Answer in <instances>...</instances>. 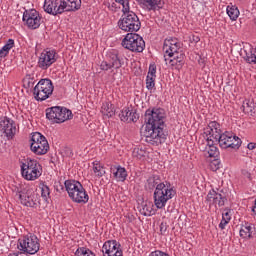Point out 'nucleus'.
Segmentation results:
<instances>
[{
  "label": "nucleus",
  "instance_id": "nucleus-1",
  "mask_svg": "<svg viewBox=\"0 0 256 256\" xmlns=\"http://www.w3.org/2000/svg\"><path fill=\"white\" fill-rule=\"evenodd\" d=\"M145 131L146 143L150 145H161L165 143V110L163 108L148 109L145 112Z\"/></svg>",
  "mask_w": 256,
  "mask_h": 256
},
{
  "label": "nucleus",
  "instance_id": "nucleus-2",
  "mask_svg": "<svg viewBox=\"0 0 256 256\" xmlns=\"http://www.w3.org/2000/svg\"><path fill=\"white\" fill-rule=\"evenodd\" d=\"M179 49H181V43H179L177 38H170L164 41L163 52L166 65L176 67V69L183 67L185 64V54L179 52Z\"/></svg>",
  "mask_w": 256,
  "mask_h": 256
},
{
  "label": "nucleus",
  "instance_id": "nucleus-3",
  "mask_svg": "<svg viewBox=\"0 0 256 256\" xmlns=\"http://www.w3.org/2000/svg\"><path fill=\"white\" fill-rule=\"evenodd\" d=\"M176 193L177 192L173 189V186L168 182L157 185L153 193L156 209H165L167 201H171V199L175 197Z\"/></svg>",
  "mask_w": 256,
  "mask_h": 256
},
{
  "label": "nucleus",
  "instance_id": "nucleus-4",
  "mask_svg": "<svg viewBox=\"0 0 256 256\" xmlns=\"http://www.w3.org/2000/svg\"><path fill=\"white\" fill-rule=\"evenodd\" d=\"M21 175L26 181H37L43 175L39 161L28 158L20 162Z\"/></svg>",
  "mask_w": 256,
  "mask_h": 256
},
{
  "label": "nucleus",
  "instance_id": "nucleus-5",
  "mask_svg": "<svg viewBox=\"0 0 256 256\" xmlns=\"http://www.w3.org/2000/svg\"><path fill=\"white\" fill-rule=\"evenodd\" d=\"M125 56L119 54L117 50H111L107 53L106 59L100 64L101 71H115L121 69L125 65Z\"/></svg>",
  "mask_w": 256,
  "mask_h": 256
},
{
  "label": "nucleus",
  "instance_id": "nucleus-6",
  "mask_svg": "<svg viewBox=\"0 0 256 256\" xmlns=\"http://www.w3.org/2000/svg\"><path fill=\"white\" fill-rule=\"evenodd\" d=\"M46 119L51 123H65L73 119V112L65 107L54 106L46 109Z\"/></svg>",
  "mask_w": 256,
  "mask_h": 256
},
{
  "label": "nucleus",
  "instance_id": "nucleus-7",
  "mask_svg": "<svg viewBox=\"0 0 256 256\" xmlns=\"http://www.w3.org/2000/svg\"><path fill=\"white\" fill-rule=\"evenodd\" d=\"M121 45L132 53H143L145 51V40L137 33H128L122 40Z\"/></svg>",
  "mask_w": 256,
  "mask_h": 256
},
{
  "label": "nucleus",
  "instance_id": "nucleus-8",
  "mask_svg": "<svg viewBox=\"0 0 256 256\" xmlns=\"http://www.w3.org/2000/svg\"><path fill=\"white\" fill-rule=\"evenodd\" d=\"M30 151L34 155H47L49 152V142L43 134L34 132L30 138Z\"/></svg>",
  "mask_w": 256,
  "mask_h": 256
},
{
  "label": "nucleus",
  "instance_id": "nucleus-9",
  "mask_svg": "<svg viewBox=\"0 0 256 256\" xmlns=\"http://www.w3.org/2000/svg\"><path fill=\"white\" fill-rule=\"evenodd\" d=\"M55 87L53 86V82L51 79H41L36 86L34 87V97L36 101H45L53 95V90Z\"/></svg>",
  "mask_w": 256,
  "mask_h": 256
},
{
  "label": "nucleus",
  "instance_id": "nucleus-10",
  "mask_svg": "<svg viewBox=\"0 0 256 256\" xmlns=\"http://www.w3.org/2000/svg\"><path fill=\"white\" fill-rule=\"evenodd\" d=\"M128 15H125L118 21V27L122 31L137 32L141 29V21H139V17L134 12H127Z\"/></svg>",
  "mask_w": 256,
  "mask_h": 256
},
{
  "label": "nucleus",
  "instance_id": "nucleus-11",
  "mask_svg": "<svg viewBox=\"0 0 256 256\" xmlns=\"http://www.w3.org/2000/svg\"><path fill=\"white\" fill-rule=\"evenodd\" d=\"M40 247L41 244H39V238L33 234L27 235L23 239H19V251L28 253V255H35V253L39 251Z\"/></svg>",
  "mask_w": 256,
  "mask_h": 256
},
{
  "label": "nucleus",
  "instance_id": "nucleus-12",
  "mask_svg": "<svg viewBox=\"0 0 256 256\" xmlns=\"http://www.w3.org/2000/svg\"><path fill=\"white\" fill-rule=\"evenodd\" d=\"M21 205L24 207L36 208L39 205V194L33 188L25 187L18 192Z\"/></svg>",
  "mask_w": 256,
  "mask_h": 256
},
{
  "label": "nucleus",
  "instance_id": "nucleus-13",
  "mask_svg": "<svg viewBox=\"0 0 256 256\" xmlns=\"http://www.w3.org/2000/svg\"><path fill=\"white\" fill-rule=\"evenodd\" d=\"M221 149H239L241 147V138L235 136L232 132H222L217 139Z\"/></svg>",
  "mask_w": 256,
  "mask_h": 256
},
{
  "label": "nucleus",
  "instance_id": "nucleus-14",
  "mask_svg": "<svg viewBox=\"0 0 256 256\" xmlns=\"http://www.w3.org/2000/svg\"><path fill=\"white\" fill-rule=\"evenodd\" d=\"M42 19L41 14L35 9L25 10L22 17L24 25L31 30L39 29Z\"/></svg>",
  "mask_w": 256,
  "mask_h": 256
},
{
  "label": "nucleus",
  "instance_id": "nucleus-15",
  "mask_svg": "<svg viewBox=\"0 0 256 256\" xmlns=\"http://www.w3.org/2000/svg\"><path fill=\"white\" fill-rule=\"evenodd\" d=\"M57 62V52L51 49H45L39 56L38 59V67L42 69V71H47L53 63Z\"/></svg>",
  "mask_w": 256,
  "mask_h": 256
},
{
  "label": "nucleus",
  "instance_id": "nucleus-16",
  "mask_svg": "<svg viewBox=\"0 0 256 256\" xmlns=\"http://www.w3.org/2000/svg\"><path fill=\"white\" fill-rule=\"evenodd\" d=\"M103 256H123L121 243L117 240H107L102 246Z\"/></svg>",
  "mask_w": 256,
  "mask_h": 256
},
{
  "label": "nucleus",
  "instance_id": "nucleus-17",
  "mask_svg": "<svg viewBox=\"0 0 256 256\" xmlns=\"http://www.w3.org/2000/svg\"><path fill=\"white\" fill-rule=\"evenodd\" d=\"M0 131L6 135L8 138H13L17 132V127L15 126V121L11 118L4 116L0 118Z\"/></svg>",
  "mask_w": 256,
  "mask_h": 256
},
{
  "label": "nucleus",
  "instance_id": "nucleus-18",
  "mask_svg": "<svg viewBox=\"0 0 256 256\" xmlns=\"http://www.w3.org/2000/svg\"><path fill=\"white\" fill-rule=\"evenodd\" d=\"M222 133L221 124L217 121L209 122L208 126L204 129V135L207 137L206 139H211L212 141H216V143Z\"/></svg>",
  "mask_w": 256,
  "mask_h": 256
},
{
  "label": "nucleus",
  "instance_id": "nucleus-19",
  "mask_svg": "<svg viewBox=\"0 0 256 256\" xmlns=\"http://www.w3.org/2000/svg\"><path fill=\"white\" fill-rule=\"evenodd\" d=\"M44 11L49 15L63 14V6L61 0H45Z\"/></svg>",
  "mask_w": 256,
  "mask_h": 256
},
{
  "label": "nucleus",
  "instance_id": "nucleus-20",
  "mask_svg": "<svg viewBox=\"0 0 256 256\" xmlns=\"http://www.w3.org/2000/svg\"><path fill=\"white\" fill-rule=\"evenodd\" d=\"M206 201L210 206L218 205V207H223V205H225V201H227V198L221 193L215 191V189H211L206 196Z\"/></svg>",
  "mask_w": 256,
  "mask_h": 256
},
{
  "label": "nucleus",
  "instance_id": "nucleus-21",
  "mask_svg": "<svg viewBox=\"0 0 256 256\" xmlns=\"http://www.w3.org/2000/svg\"><path fill=\"white\" fill-rule=\"evenodd\" d=\"M144 11H159L163 9L162 0H136Z\"/></svg>",
  "mask_w": 256,
  "mask_h": 256
},
{
  "label": "nucleus",
  "instance_id": "nucleus-22",
  "mask_svg": "<svg viewBox=\"0 0 256 256\" xmlns=\"http://www.w3.org/2000/svg\"><path fill=\"white\" fill-rule=\"evenodd\" d=\"M63 13L75 12L81 9V0H61Z\"/></svg>",
  "mask_w": 256,
  "mask_h": 256
},
{
  "label": "nucleus",
  "instance_id": "nucleus-23",
  "mask_svg": "<svg viewBox=\"0 0 256 256\" xmlns=\"http://www.w3.org/2000/svg\"><path fill=\"white\" fill-rule=\"evenodd\" d=\"M70 199H72L74 203H82L85 205V203L89 202V194H87V190H85L82 185L77 191L74 192Z\"/></svg>",
  "mask_w": 256,
  "mask_h": 256
},
{
  "label": "nucleus",
  "instance_id": "nucleus-24",
  "mask_svg": "<svg viewBox=\"0 0 256 256\" xmlns=\"http://www.w3.org/2000/svg\"><path fill=\"white\" fill-rule=\"evenodd\" d=\"M119 117L121 121H127V123H137V120L139 119V115L131 111L129 108H124L120 112Z\"/></svg>",
  "mask_w": 256,
  "mask_h": 256
},
{
  "label": "nucleus",
  "instance_id": "nucleus-25",
  "mask_svg": "<svg viewBox=\"0 0 256 256\" xmlns=\"http://www.w3.org/2000/svg\"><path fill=\"white\" fill-rule=\"evenodd\" d=\"M217 141L212 139H206L205 153L208 157H213L214 159L219 157V148H217Z\"/></svg>",
  "mask_w": 256,
  "mask_h": 256
},
{
  "label": "nucleus",
  "instance_id": "nucleus-26",
  "mask_svg": "<svg viewBox=\"0 0 256 256\" xmlns=\"http://www.w3.org/2000/svg\"><path fill=\"white\" fill-rule=\"evenodd\" d=\"M64 185H65V189L68 193V196L71 198L72 195H74L75 192H77L83 184H81V182H79L77 180H66L64 182Z\"/></svg>",
  "mask_w": 256,
  "mask_h": 256
},
{
  "label": "nucleus",
  "instance_id": "nucleus-27",
  "mask_svg": "<svg viewBox=\"0 0 256 256\" xmlns=\"http://www.w3.org/2000/svg\"><path fill=\"white\" fill-rule=\"evenodd\" d=\"M255 227L249 222L242 224L240 229V237L243 239H251Z\"/></svg>",
  "mask_w": 256,
  "mask_h": 256
},
{
  "label": "nucleus",
  "instance_id": "nucleus-28",
  "mask_svg": "<svg viewBox=\"0 0 256 256\" xmlns=\"http://www.w3.org/2000/svg\"><path fill=\"white\" fill-rule=\"evenodd\" d=\"M243 53L246 63H253V65H256L255 48H253L251 45L244 47Z\"/></svg>",
  "mask_w": 256,
  "mask_h": 256
},
{
  "label": "nucleus",
  "instance_id": "nucleus-29",
  "mask_svg": "<svg viewBox=\"0 0 256 256\" xmlns=\"http://www.w3.org/2000/svg\"><path fill=\"white\" fill-rule=\"evenodd\" d=\"M114 178L117 181H125L127 179V170L121 166L112 168Z\"/></svg>",
  "mask_w": 256,
  "mask_h": 256
},
{
  "label": "nucleus",
  "instance_id": "nucleus-30",
  "mask_svg": "<svg viewBox=\"0 0 256 256\" xmlns=\"http://www.w3.org/2000/svg\"><path fill=\"white\" fill-rule=\"evenodd\" d=\"M92 169L95 177H98V179H101V177L106 173L105 166L99 161L92 162Z\"/></svg>",
  "mask_w": 256,
  "mask_h": 256
},
{
  "label": "nucleus",
  "instance_id": "nucleus-31",
  "mask_svg": "<svg viewBox=\"0 0 256 256\" xmlns=\"http://www.w3.org/2000/svg\"><path fill=\"white\" fill-rule=\"evenodd\" d=\"M101 113L104 117H113L115 115V107L109 102H104L101 107Z\"/></svg>",
  "mask_w": 256,
  "mask_h": 256
},
{
  "label": "nucleus",
  "instance_id": "nucleus-32",
  "mask_svg": "<svg viewBox=\"0 0 256 256\" xmlns=\"http://www.w3.org/2000/svg\"><path fill=\"white\" fill-rule=\"evenodd\" d=\"M226 13L230 17L231 21H237V19H239V8L233 4L227 6Z\"/></svg>",
  "mask_w": 256,
  "mask_h": 256
},
{
  "label": "nucleus",
  "instance_id": "nucleus-33",
  "mask_svg": "<svg viewBox=\"0 0 256 256\" xmlns=\"http://www.w3.org/2000/svg\"><path fill=\"white\" fill-rule=\"evenodd\" d=\"M242 109L247 115H253V113H255V102H253V100H244Z\"/></svg>",
  "mask_w": 256,
  "mask_h": 256
},
{
  "label": "nucleus",
  "instance_id": "nucleus-34",
  "mask_svg": "<svg viewBox=\"0 0 256 256\" xmlns=\"http://www.w3.org/2000/svg\"><path fill=\"white\" fill-rule=\"evenodd\" d=\"M159 178L157 176H152L147 180L146 183V189H149V191H153V189H157V185H161Z\"/></svg>",
  "mask_w": 256,
  "mask_h": 256
},
{
  "label": "nucleus",
  "instance_id": "nucleus-35",
  "mask_svg": "<svg viewBox=\"0 0 256 256\" xmlns=\"http://www.w3.org/2000/svg\"><path fill=\"white\" fill-rule=\"evenodd\" d=\"M75 256H96L93 251H91L89 248L86 247H80L78 248L75 253Z\"/></svg>",
  "mask_w": 256,
  "mask_h": 256
},
{
  "label": "nucleus",
  "instance_id": "nucleus-36",
  "mask_svg": "<svg viewBox=\"0 0 256 256\" xmlns=\"http://www.w3.org/2000/svg\"><path fill=\"white\" fill-rule=\"evenodd\" d=\"M147 155V151L143 148L136 147L132 152V157L135 159H143Z\"/></svg>",
  "mask_w": 256,
  "mask_h": 256
},
{
  "label": "nucleus",
  "instance_id": "nucleus-37",
  "mask_svg": "<svg viewBox=\"0 0 256 256\" xmlns=\"http://www.w3.org/2000/svg\"><path fill=\"white\" fill-rule=\"evenodd\" d=\"M115 1L116 3H118V5L122 6V12L124 13V15H126V13H129L131 11L129 0H115Z\"/></svg>",
  "mask_w": 256,
  "mask_h": 256
},
{
  "label": "nucleus",
  "instance_id": "nucleus-38",
  "mask_svg": "<svg viewBox=\"0 0 256 256\" xmlns=\"http://www.w3.org/2000/svg\"><path fill=\"white\" fill-rule=\"evenodd\" d=\"M157 78L152 77V76H146V88L148 91H153L155 89V80Z\"/></svg>",
  "mask_w": 256,
  "mask_h": 256
},
{
  "label": "nucleus",
  "instance_id": "nucleus-39",
  "mask_svg": "<svg viewBox=\"0 0 256 256\" xmlns=\"http://www.w3.org/2000/svg\"><path fill=\"white\" fill-rule=\"evenodd\" d=\"M241 178L247 183L249 181H253V175L247 169H242L241 171Z\"/></svg>",
  "mask_w": 256,
  "mask_h": 256
},
{
  "label": "nucleus",
  "instance_id": "nucleus-40",
  "mask_svg": "<svg viewBox=\"0 0 256 256\" xmlns=\"http://www.w3.org/2000/svg\"><path fill=\"white\" fill-rule=\"evenodd\" d=\"M147 76L157 79V66L155 64H150Z\"/></svg>",
  "mask_w": 256,
  "mask_h": 256
},
{
  "label": "nucleus",
  "instance_id": "nucleus-41",
  "mask_svg": "<svg viewBox=\"0 0 256 256\" xmlns=\"http://www.w3.org/2000/svg\"><path fill=\"white\" fill-rule=\"evenodd\" d=\"M13 47H15V40L13 39H8V41L6 42V44L2 47V49H4V51H7L9 53V51H11V49H13Z\"/></svg>",
  "mask_w": 256,
  "mask_h": 256
},
{
  "label": "nucleus",
  "instance_id": "nucleus-42",
  "mask_svg": "<svg viewBox=\"0 0 256 256\" xmlns=\"http://www.w3.org/2000/svg\"><path fill=\"white\" fill-rule=\"evenodd\" d=\"M221 168V162L219 160H214L210 163V169L212 171H218Z\"/></svg>",
  "mask_w": 256,
  "mask_h": 256
},
{
  "label": "nucleus",
  "instance_id": "nucleus-43",
  "mask_svg": "<svg viewBox=\"0 0 256 256\" xmlns=\"http://www.w3.org/2000/svg\"><path fill=\"white\" fill-rule=\"evenodd\" d=\"M50 190L49 187L47 185H43L41 188V195L42 197H44V199H47L50 195Z\"/></svg>",
  "mask_w": 256,
  "mask_h": 256
},
{
  "label": "nucleus",
  "instance_id": "nucleus-44",
  "mask_svg": "<svg viewBox=\"0 0 256 256\" xmlns=\"http://www.w3.org/2000/svg\"><path fill=\"white\" fill-rule=\"evenodd\" d=\"M108 9L110 11H113L114 13H117V11H119L120 7L117 6V2H113L112 4H110L108 6Z\"/></svg>",
  "mask_w": 256,
  "mask_h": 256
},
{
  "label": "nucleus",
  "instance_id": "nucleus-45",
  "mask_svg": "<svg viewBox=\"0 0 256 256\" xmlns=\"http://www.w3.org/2000/svg\"><path fill=\"white\" fill-rule=\"evenodd\" d=\"M9 55V52L4 50V48L0 49V61H3V59H5V57H7Z\"/></svg>",
  "mask_w": 256,
  "mask_h": 256
},
{
  "label": "nucleus",
  "instance_id": "nucleus-46",
  "mask_svg": "<svg viewBox=\"0 0 256 256\" xmlns=\"http://www.w3.org/2000/svg\"><path fill=\"white\" fill-rule=\"evenodd\" d=\"M227 225H229V220H225L222 218V220L219 224V228L223 230V229H225V227H227Z\"/></svg>",
  "mask_w": 256,
  "mask_h": 256
},
{
  "label": "nucleus",
  "instance_id": "nucleus-47",
  "mask_svg": "<svg viewBox=\"0 0 256 256\" xmlns=\"http://www.w3.org/2000/svg\"><path fill=\"white\" fill-rule=\"evenodd\" d=\"M222 219L226 220V221H231V214L229 211L223 212L222 213Z\"/></svg>",
  "mask_w": 256,
  "mask_h": 256
},
{
  "label": "nucleus",
  "instance_id": "nucleus-48",
  "mask_svg": "<svg viewBox=\"0 0 256 256\" xmlns=\"http://www.w3.org/2000/svg\"><path fill=\"white\" fill-rule=\"evenodd\" d=\"M160 233L161 235H165V233H167V224L165 223L160 224Z\"/></svg>",
  "mask_w": 256,
  "mask_h": 256
},
{
  "label": "nucleus",
  "instance_id": "nucleus-49",
  "mask_svg": "<svg viewBox=\"0 0 256 256\" xmlns=\"http://www.w3.org/2000/svg\"><path fill=\"white\" fill-rule=\"evenodd\" d=\"M247 148L249 149V151H253V149H256V143H248Z\"/></svg>",
  "mask_w": 256,
  "mask_h": 256
},
{
  "label": "nucleus",
  "instance_id": "nucleus-50",
  "mask_svg": "<svg viewBox=\"0 0 256 256\" xmlns=\"http://www.w3.org/2000/svg\"><path fill=\"white\" fill-rule=\"evenodd\" d=\"M144 215H145V216H151V212H148V213L145 212Z\"/></svg>",
  "mask_w": 256,
  "mask_h": 256
},
{
  "label": "nucleus",
  "instance_id": "nucleus-51",
  "mask_svg": "<svg viewBox=\"0 0 256 256\" xmlns=\"http://www.w3.org/2000/svg\"><path fill=\"white\" fill-rule=\"evenodd\" d=\"M195 41H199V37H197V38L195 39Z\"/></svg>",
  "mask_w": 256,
  "mask_h": 256
}]
</instances>
